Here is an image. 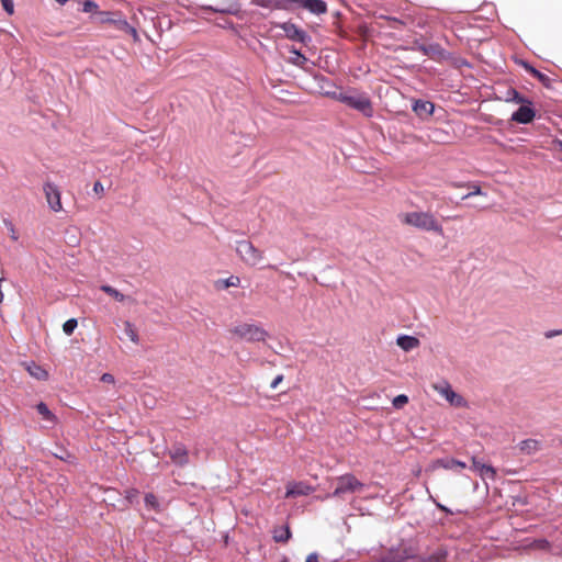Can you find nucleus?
<instances>
[{
	"mask_svg": "<svg viewBox=\"0 0 562 562\" xmlns=\"http://www.w3.org/2000/svg\"><path fill=\"white\" fill-rule=\"evenodd\" d=\"M229 334L247 342H265L269 338L268 331L255 323H237L229 328Z\"/></svg>",
	"mask_w": 562,
	"mask_h": 562,
	"instance_id": "f257e3e1",
	"label": "nucleus"
},
{
	"mask_svg": "<svg viewBox=\"0 0 562 562\" xmlns=\"http://www.w3.org/2000/svg\"><path fill=\"white\" fill-rule=\"evenodd\" d=\"M402 223L428 232L441 233V226L432 214L427 212H408L401 215Z\"/></svg>",
	"mask_w": 562,
	"mask_h": 562,
	"instance_id": "f03ea898",
	"label": "nucleus"
},
{
	"mask_svg": "<svg viewBox=\"0 0 562 562\" xmlns=\"http://www.w3.org/2000/svg\"><path fill=\"white\" fill-rule=\"evenodd\" d=\"M506 101H515L520 104L519 109L513 113L512 120L521 124L530 123L533 120L535 111L531 103L524 100L516 91L508 92Z\"/></svg>",
	"mask_w": 562,
	"mask_h": 562,
	"instance_id": "7ed1b4c3",
	"label": "nucleus"
},
{
	"mask_svg": "<svg viewBox=\"0 0 562 562\" xmlns=\"http://www.w3.org/2000/svg\"><path fill=\"white\" fill-rule=\"evenodd\" d=\"M238 257L248 266H257L262 261V252L248 240H239L235 247Z\"/></svg>",
	"mask_w": 562,
	"mask_h": 562,
	"instance_id": "20e7f679",
	"label": "nucleus"
},
{
	"mask_svg": "<svg viewBox=\"0 0 562 562\" xmlns=\"http://www.w3.org/2000/svg\"><path fill=\"white\" fill-rule=\"evenodd\" d=\"M43 191L48 207L55 213L61 212L63 204L58 187L53 182H45L43 186Z\"/></svg>",
	"mask_w": 562,
	"mask_h": 562,
	"instance_id": "39448f33",
	"label": "nucleus"
},
{
	"mask_svg": "<svg viewBox=\"0 0 562 562\" xmlns=\"http://www.w3.org/2000/svg\"><path fill=\"white\" fill-rule=\"evenodd\" d=\"M100 21L103 22V23H111L113 24L116 29L121 30V31H124L126 32L127 34H130L134 41H138V34L136 32V30L131 26L126 20L122 19L121 16H113L112 14L110 13H106V12H101L100 13Z\"/></svg>",
	"mask_w": 562,
	"mask_h": 562,
	"instance_id": "423d86ee",
	"label": "nucleus"
},
{
	"mask_svg": "<svg viewBox=\"0 0 562 562\" xmlns=\"http://www.w3.org/2000/svg\"><path fill=\"white\" fill-rule=\"evenodd\" d=\"M435 390L452 406L463 407L465 405L464 398L458 394L448 383L435 385Z\"/></svg>",
	"mask_w": 562,
	"mask_h": 562,
	"instance_id": "0eeeda50",
	"label": "nucleus"
},
{
	"mask_svg": "<svg viewBox=\"0 0 562 562\" xmlns=\"http://www.w3.org/2000/svg\"><path fill=\"white\" fill-rule=\"evenodd\" d=\"M344 100L351 106L363 112L366 115L371 114V103L368 98L360 94L346 95Z\"/></svg>",
	"mask_w": 562,
	"mask_h": 562,
	"instance_id": "6e6552de",
	"label": "nucleus"
},
{
	"mask_svg": "<svg viewBox=\"0 0 562 562\" xmlns=\"http://www.w3.org/2000/svg\"><path fill=\"white\" fill-rule=\"evenodd\" d=\"M359 486V482L352 476H342L334 491L335 496H339L346 492H353Z\"/></svg>",
	"mask_w": 562,
	"mask_h": 562,
	"instance_id": "1a4fd4ad",
	"label": "nucleus"
},
{
	"mask_svg": "<svg viewBox=\"0 0 562 562\" xmlns=\"http://www.w3.org/2000/svg\"><path fill=\"white\" fill-rule=\"evenodd\" d=\"M27 373L37 381H47L49 378L48 371L42 366L36 364L35 362H27L24 364Z\"/></svg>",
	"mask_w": 562,
	"mask_h": 562,
	"instance_id": "9d476101",
	"label": "nucleus"
},
{
	"mask_svg": "<svg viewBox=\"0 0 562 562\" xmlns=\"http://www.w3.org/2000/svg\"><path fill=\"white\" fill-rule=\"evenodd\" d=\"M313 488L304 483H290L286 486L285 496L286 497H296L304 496L312 493Z\"/></svg>",
	"mask_w": 562,
	"mask_h": 562,
	"instance_id": "9b49d317",
	"label": "nucleus"
},
{
	"mask_svg": "<svg viewBox=\"0 0 562 562\" xmlns=\"http://www.w3.org/2000/svg\"><path fill=\"white\" fill-rule=\"evenodd\" d=\"M472 468L484 480H494L495 477V470L491 465L484 464L476 459L472 460Z\"/></svg>",
	"mask_w": 562,
	"mask_h": 562,
	"instance_id": "f8f14e48",
	"label": "nucleus"
},
{
	"mask_svg": "<svg viewBox=\"0 0 562 562\" xmlns=\"http://www.w3.org/2000/svg\"><path fill=\"white\" fill-rule=\"evenodd\" d=\"M121 339L124 341H130L134 346H137L139 344L138 333L131 323H124Z\"/></svg>",
	"mask_w": 562,
	"mask_h": 562,
	"instance_id": "ddd939ff",
	"label": "nucleus"
},
{
	"mask_svg": "<svg viewBox=\"0 0 562 562\" xmlns=\"http://www.w3.org/2000/svg\"><path fill=\"white\" fill-rule=\"evenodd\" d=\"M414 112L422 119H427L434 113V104L429 101H416L413 105Z\"/></svg>",
	"mask_w": 562,
	"mask_h": 562,
	"instance_id": "4468645a",
	"label": "nucleus"
},
{
	"mask_svg": "<svg viewBox=\"0 0 562 562\" xmlns=\"http://www.w3.org/2000/svg\"><path fill=\"white\" fill-rule=\"evenodd\" d=\"M397 346L404 351H412L419 346V340L414 336L403 335L396 339Z\"/></svg>",
	"mask_w": 562,
	"mask_h": 562,
	"instance_id": "2eb2a0df",
	"label": "nucleus"
},
{
	"mask_svg": "<svg viewBox=\"0 0 562 562\" xmlns=\"http://www.w3.org/2000/svg\"><path fill=\"white\" fill-rule=\"evenodd\" d=\"M540 448L541 443L536 439H526L519 443L520 451L527 454L536 453Z\"/></svg>",
	"mask_w": 562,
	"mask_h": 562,
	"instance_id": "dca6fc26",
	"label": "nucleus"
},
{
	"mask_svg": "<svg viewBox=\"0 0 562 562\" xmlns=\"http://www.w3.org/2000/svg\"><path fill=\"white\" fill-rule=\"evenodd\" d=\"M300 5L317 14L326 11V4L322 0H304Z\"/></svg>",
	"mask_w": 562,
	"mask_h": 562,
	"instance_id": "f3484780",
	"label": "nucleus"
},
{
	"mask_svg": "<svg viewBox=\"0 0 562 562\" xmlns=\"http://www.w3.org/2000/svg\"><path fill=\"white\" fill-rule=\"evenodd\" d=\"M36 411L42 416V418L48 424L53 425L56 423V416L53 414V412L48 408V406L45 403H38L36 405Z\"/></svg>",
	"mask_w": 562,
	"mask_h": 562,
	"instance_id": "a211bd4d",
	"label": "nucleus"
},
{
	"mask_svg": "<svg viewBox=\"0 0 562 562\" xmlns=\"http://www.w3.org/2000/svg\"><path fill=\"white\" fill-rule=\"evenodd\" d=\"M436 465L442 467L447 470H459L465 468L464 462L458 461L456 459L440 460L437 461Z\"/></svg>",
	"mask_w": 562,
	"mask_h": 562,
	"instance_id": "6ab92c4d",
	"label": "nucleus"
},
{
	"mask_svg": "<svg viewBox=\"0 0 562 562\" xmlns=\"http://www.w3.org/2000/svg\"><path fill=\"white\" fill-rule=\"evenodd\" d=\"M282 29L285 35L292 40H303L302 33L292 24H283Z\"/></svg>",
	"mask_w": 562,
	"mask_h": 562,
	"instance_id": "aec40b11",
	"label": "nucleus"
},
{
	"mask_svg": "<svg viewBox=\"0 0 562 562\" xmlns=\"http://www.w3.org/2000/svg\"><path fill=\"white\" fill-rule=\"evenodd\" d=\"M77 325H78L77 319L70 318L64 323L63 330L66 335H71L74 333V330L76 329Z\"/></svg>",
	"mask_w": 562,
	"mask_h": 562,
	"instance_id": "412c9836",
	"label": "nucleus"
},
{
	"mask_svg": "<svg viewBox=\"0 0 562 562\" xmlns=\"http://www.w3.org/2000/svg\"><path fill=\"white\" fill-rule=\"evenodd\" d=\"M105 293H108L110 296H112L113 299H115L116 301H122L123 300V294H121L117 290L109 286V285H103L101 288Z\"/></svg>",
	"mask_w": 562,
	"mask_h": 562,
	"instance_id": "4be33fe9",
	"label": "nucleus"
},
{
	"mask_svg": "<svg viewBox=\"0 0 562 562\" xmlns=\"http://www.w3.org/2000/svg\"><path fill=\"white\" fill-rule=\"evenodd\" d=\"M408 402V398L406 395L404 394H401V395H397L396 397H394L393 400V406L395 408H402L404 405H406Z\"/></svg>",
	"mask_w": 562,
	"mask_h": 562,
	"instance_id": "5701e85b",
	"label": "nucleus"
},
{
	"mask_svg": "<svg viewBox=\"0 0 562 562\" xmlns=\"http://www.w3.org/2000/svg\"><path fill=\"white\" fill-rule=\"evenodd\" d=\"M3 10L9 14L12 15L14 13V3L13 0H0Z\"/></svg>",
	"mask_w": 562,
	"mask_h": 562,
	"instance_id": "b1692460",
	"label": "nucleus"
},
{
	"mask_svg": "<svg viewBox=\"0 0 562 562\" xmlns=\"http://www.w3.org/2000/svg\"><path fill=\"white\" fill-rule=\"evenodd\" d=\"M145 503L148 507H151L154 509H156L158 507V501H157L156 496L153 494H147L145 496Z\"/></svg>",
	"mask_w": 562,
	"mask_h": 562,
	"instance_id": "393cba45",
	"label": "nucleus"
},
{
	"mask_svg": "<svg viewBox=\"0 0 562 562\" xmlns=\"http://www.w3.org/2000/svg\"><path fill=\"white\" fill-rule=\"evenodd\" d=\"M290 538V531L288 528L280 530V532H276L274 539L277 541H286Z\"/></svg>",
	"mask_w": 562,
	"mask_h": 562,
	"instance_id": "a878e982",
	"label": "nucleus"
},
{
	"mask_svg": "<svg viewBox=\"0 0 562 562\" xmlns=\"http://www.w3.org/2000/svg\"><path fill=\"white\" fill-rule=\"evenodd\" d=\"M97 3L93 1H86L83 3V11L85 12H94L97 10Z\"/></svg>",
	"mask_w": 562,
	"mask_h": 562,
	"instance_id": "bb28decb",
	"label": "nucleus"
},
{
	"mask_svg": "<svg viewBox=\"0 0 562 562\" xmlns=\"http://www.w3.org/2000/svg\"><path fill=\"white\" fill-rule=\"evenodd\" d=\"M561 335H562V329H551V330H548L544 333V337L548 339H551L555 336H561Z\"/></svg>",
	"mask_w": 562,
	"mask_h": 562,
	"instance_id": "cd10ccee",
	"label": "nucleus"
},
{
	"mask_svg": "<svg viewBox=\"0 0 562 562\" xmlns=\"http://www.w3.org/2000/svg\"><path fill=\"white\" fill-rule=\"evenodd\" d=\"M293 54H294V57L292 58V63L295 64V65H302L303 61L305 60V57L302 56L297 52H293Z\"/></svg>",
	"mask_w": 562,
	"mask_h": 562,
	"instance_id": "c85d7f7f",
	"label": "nucleus"
},
{
	"mask_svg": "<svg viewBox=\"0 0 562 562\" xmlns=\"http://www.w3.org/2000/svg\"><path fill=\"white\" fill-rule=\"evenodd\" d=\"M304 0H277L280 5L301 4Z\"/></svg>",
	"mask_w": 562,
	"mask_h": 562,
	"instance_id": "c756f323",
	"label": "nucleus"
},
{
	"mask_svg": "<svg viewBox=\"0 0 562 562\" xmlns=\"http://www.w3.org/2000/svg\"><path fill=\"white\" fill-rule=\"evenodd\" d=\"M7 226H8V229L10 232V236L13 240H16L18 239V233H16V229L14 228V226L11 224V223H7Z\"/></svg>",
	"mask_w": 562,
	"mask_h": 562,
	"instance_id": "7c9ffc66",
	"label": "nucleus"
},
{
	"mask_svg": "<svg viewBox=\"0 0 562 562\" xmlns=\"http://www.w3.org/2000/svg\"><path fill=\"white\" fill-rule=\"evenodd\" d=\"M282 380H283V376H282V375H277V376L273 379V381L271 382L270 387H271L272 390L277 389V387H278V385L282 382Z\"/></svg>",
	"mask_w": 562,
	"mask_h": 562,
	"instance_id": "2f4dec72",
	"label": "nucleus"
},
{
	"mask_svg": "<svg viewBox=\"0 0 562 562\" xmlns=\"http://www.w3.org/2000/svg\"><path fill=\"white\" fill-rule=\"evenodd\" d=\"M526 68H527V69H528V70H529L533 76L538 77L539 79H543V76H542L540 72H538L536 69H533V68H531V67H527V66H526Z\"/></svg>",
	"mask_w": 562,
	"mask_h": 562,
	"instance_id": "473e14b6",
	"label": "nucleus"
},
{
	"mask_svg": "<svg viewBox=\"0 0 562 562\" xmlns=\"http://www.w3.org/2000/svg\"><path fill=\"white\" fill-rule=\"evenodd\" d=\"M101 379L103 382H109V383H112L114 381V379L111 374H103Z\"/></svg>",
	"mask_w": 562,
	"mask_h": 562,
	"instance_id": "72a5a7b5",
	"label": "nucleus"
},
{
	"mask_svg": "<svg viewBox=\"0 0 562 562\" xmlns=\"http://www.w3.org/2000/svg\"><path fill=\"white\" fill-rule=\"evenodd\" d=\"M306 562H318L317 555L316 554H310L306 558Z\"/></svg>",
	"mask_w": 562,
	"mask_h": 562,
	"instance_id": "f704fd0d",
	"label": "nucleus"
},
{
	"mask_svg": "<svg viewBox=\"0 0 562 562\" xmlns=\"http://www.w3.org/2000/svg\"><path fill=\"white\" fill-rule=\"evenodd\" d=\"M178 463H182L186 461V453L184 452H181L180 457L177 458L176 460Z\"/></svg>",
	"mask_w": 562,
	"mask_h": 562,
	"instance_id": "c9c22d12",
	"label": "nucleus"
},
{
	"mask_svg": "<svg viewBox=\"0 0 562 562\" xmlns=\"http://www.w3.org/2000/svg\"><path fill=\"white\" fill-rule=\"evenodd\" d=\"M481 189L479 187H476L471 193H469V195H479L481 194Z\"/></svg>",
	"mask_w": 562,
	"mask_h": 562,
	"instance_id": "e433bc0d",
	"label": "nucleus"
},
{
	"mask_svg": "<svg viewBox=\"0 0 562 562\" xmlns=\"http://www.w3.org/2000/svg\"><path fill=\"white\" fill-rule=\"evenodd\" d=\"M100 189H103V186H100V183H95L94 184V190H100Z\"/></svg>",
	"mask_w": 562,
	"mask_h": 562,
	"instance_id": "4c0bfd02",
	"label": "nucleus"
},
{
	"mask_svg": "<svg viewBox=\"0 0 562 562\" xmlns=\"http://www.w3.org/2000/svg\"><path fill=\"white\" fill-rule=\"evenodd\" d=\"M100 189H103V186H100V183H95L94 184V190H100Z\"/></svg>",
	"mask_w": 562,
	"mask_h": 562,
	"instance_id": "58836bf2",
	"label": "nucleus"
},
{
	"mask_svg": "<svg viewBox=\"0 0 562 562\" xmlns=\"http://www.w3.org/2000/svg\"><path fill=\"white\" fill-rule=\"evenodd\" d=\"M100 189H103V186H100V183H95L94 184V190H100Z\"/></svg>",
	"mask_w": 562,
	"mask_h": 562,
	"instance_id": "ea45409f",
	"label": "nucleus"
},
{
	"mask_svg": "<svg viewBox=\"0 0 562 562\" xmlns=\"http://www.w3.org/2000/svg\"><path fill=\"white\" fill-rule=\"evenodd\" d=\"M56 1H57L58 3H60V4H64V3H66L68 0H56Z\"/></svg>",
	"mask_w": 562,
	"mask_h": 562,
	"instance_id": "a19ab883",
	"label": "nucleus"
},
{
	"mask_svg": "<svg viewBox=\"0 0 562 562\" xmlns=\"http://www.w3.org/2000/svg\"><path fill=\"white\" fill-rule=\"evenodd\" d=\"M257 2H258V3H261V4H263V5H266V4H267V3H265V2H263V1H261V0H257Z\"/></svg>",
	"mask_w": 562,
	"mask_h": 562,
	"instance_id": "79ce46f5",
	"label": "nucleus"
},
{
	"mask_svg": "<svg viewBox=\"0 0 562 562\" xmlns=\"http://www.w3.org/2000/svg\"><path fill=\"white\" fill-rule=\"evenodd\" d=\"M3 294L0 292V301L2 300Z\"/></svg>",
	"mask_w": 562,
	"mask_h": 562,
	"instance_id": "37998d69",
	"label": "nucleus"
}]
</instances>
